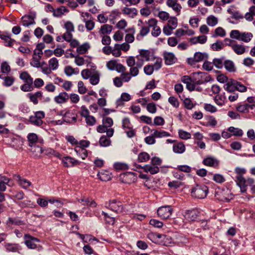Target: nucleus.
<instances>
[{
    "label": "nucleus",
    "mask_w": 255,
    "mask_h": 255,
    "mask_svg": "<svg viewBox=\"0 0 255 255\" xmlns=\"http://www.w3.org/2000/svg\"><path fill=\"white\" fill-rule=\"evenodd\" d=\"M0 38L4 41V45L6 46L11 47L13 42H15V40L10 38L9 36L3 34H0Z\"/></svg>",
    "instance_id": "f704fd0d"
},
{
    "label": "nucleus",
    "mask_w": 255,
    "mask_h": 255,
    "mask_svg": "<svg viewBox=\"0 0 255 255\" xmlns=\"http://www.w3.org/2000/svg\"><path fill=\"white\" fill-rule=\"evenodd\" d=\"M248 48V46H245L243 44H239L237 42L235 44L232 45V49L238 55L244 54L247 51Z\"/></svg>",
    "instance_id": "4468645a"
},
{
    "label": "nucleus",
    "mask_w": 255,
    "mask_h": 255,
    "mask_svg": "<svg viewBox=\"0 0 255 255\" xmlns=\"http://www.w3.org/2000/svg\"><path fill=\"white\" fill-rule=\"evenodd\" d=\"M179 137L184 140H187L191 138V134L183 129H180L178 131Z\"/></svg>",
    "instance_id": "49530a36"
},
{
    "label": "nucleus",
    "mask_w": 255,
    "mask_h": 255,
    "mask_svg": "<svg viewBox=\"0 0 255 255\" xmlns=\"http://www.w3.org/2000/svg\"><path fill=\"white\" fill-rule=\"evenodd\" d=\"M253 37V35L250 32H242L240 41L248 43L251 40Z\"/></svg>",
    "instance_id": "58836bf2"
},
{
    "label": "nucleus",
    "mask_w": 255,
    "mask_h": 255,
    "mask_svg": "<svg viewBox=\"0 0 255 255\" xmlns=\"http://www.w3.org/2000/svg\"><path fill=\"white\" fill-rule=\"evenodd\" d=\"M100 81V74L99 73H96L91 75L90 78V82L93 85L98 84Z\"/></svg>",
    "instance_id": "5fc2aeb1"
},
{
    "label": "nucleus",
    "mask_w": 255,
    "mask_h": 255,
    "mask_svg": "<svg viewBox=\"0 0 255 255\" xmlns=\"http://www.w3.org/2000/svg\"><path fill=\"white\" fill-rule=\"evenodd\" d=\"M143 169L145 172H150L151 174L157 173L159 171V168L156 166H152L146 164L143 166Z\"/></svg>",
    "instance_id": "a878e982"
},
{
    "label": "nucleus",
    "mask_w": 255,
    "mask_h": 255,
    "mask_svg": "<svg viewBox=\"0 0 255 255\" xmlns=\"http://www.w3.org/2000/svg\"><path fill=\"white\" fill-rule=\"evenodd\" d=\"M24 243L30 249H35L37 248L36 243L40 242L39 240L34 238L29 234H25L24 236Z\"/></svg>",
    "instance_id": "9d476101"
},
{
    "label": "nucleus",
    "mask_w": 255,
    "mask_h": 255,
    "mask_svg": "<svg viewBox=\"0 0 255 255\" xmlns=\"http://www.w3.org/2000/svg\"><path fill=\"white\" fill-rule=\"evenodd\" d=\"M242 32L238 30H233L230 33V36L232 39L240 40Z\"/></svg>",
    "instance_id": "bf43d9fd"
},
{
    "label": "nucleus",
    "mask_w": 255,
    "mask_h": 255,
    "mask_svg": "<svg viewBox=\"0 0 255 255\" xmlns=\"http://www.w3.org/2000/svg\"><path fill=\"white\" fill-rule=\"evenodd\" d=\"M110 140L106 136H102L99 140V143L102 146H107L110 144Z\"/></svg>",
    "instance_id": "338daca9"
},
{
    "label": "nucleus",
    "mask_w": 255,
    "mask_h": 255,
    "mask_svg": "<svg viewBox=\"0 0 255 255\" xmlns=\"http://www.w3.org/2000/svg\"><path fill=\"white\" fill-rule=\"evenodd\" d=\"M135 29L134 28H129L126 30V32H129L125 36V41L127 43H132L134 40V34L135 33Z\"/></svg>",
    "instance_id": "aec40b11"
},
{
    "label": "nucleus",
    "mask_w": 255,
    "mask_h": 255,
    "mask_svg": "<svg viewBox=\"0 0 255 255\" xmlns=\"http://www.w3.org/2000/svg\"><path fill=\"white\" fill-rule=\"evenodd\" d=\"M1 71L3 73H8L10 71V67L6 62H3L1 64Z\"/></svg>",
    "instance_id": "774afa93"
},
{
    "label": "nucleus",
    "mask_w": 255,
    "mask_h": 255,
    "mask_svg": "<svg viewBox=\"0 0 255 255\" xmlns=\"http://www.w3.org/2000/svg\"><path fill=\"white\" fill-rule=\"evenodd\" d=\"M198 215V212L196 210H187L185 212L184 217L185 220L188 222L193 221L196 220Z\"/></svg>",
    "instance_id": "f3484780"
},
{
    "label": "nucleus",
    "mask_w": 255,
    "mask_h": 255,
    "mask_svg": "<svg viewBox=\"0 0 255 255\" xmlns=\"http://www.w3.org/2000/svg\"><path fill=\"white\" fill-rule=\"evenodd\" d=\"M29 121L31 124L37 126H41L43 123L42 120H39V119L34 116H31L29 118Z\"/></svg>",
    "instance_id": "680f3d73"
},
{
    "label": "nucleus",
    "mask_w": 255,
    "mask_h": 255,
    "mask_svg": "<svg viewBox=\"0 0 255 255\" xmlns=\"http://www.w3.org/2000/svg\"><path fill=\"white\" fill-rule=\"evenodd\" d=\"M4 247L8 252H16L18 251V245L17 244L5 243Z\"/></svg>",
    "instance_id": "4c0bfd02"
},
{
    "label": "nucleus",
    "mask_w": 255,
    "mask_h": 255,
    "mask_svg": "<svg viewBox=\"0 0 255 255\" xmlns=\"http://www.w3.org/2000/svg\"><path fill=\"white\" fill-rule=\"evenodd\" d=\"M203 163L206 166L216 167L218 165L219 161L215 157L210 156L205 158L203 161Z\"/></svg>",
    "instance_id": "412c9836"
},
{
    "label": "nucleus",
    "mask_w": 255,
    "mask_h": 255,
    "mask_svg": "<svg viewBox=\"0 0 255 255\" xmlns=\"http://www.w3.org/2000/svg\"><path fill=\"white\" fill-rule=\"evenodd\" d=\"M141 67H138L137 65V61L136 62V66L131 67L129 69V74L132 77H135L138 75L139 73L138 69L140 68Z\"/></svg>",
    "instance_id": "13d9d810"
},
{
    "label": "nucleus",
    "mask_w": 255,
    "mask_h": 255,
    "mask_svg": "<svg viewBox=\"0 0 255 255\" xmlns=\"http://www.w3.org/2000/svg\"><path fill=\"white\" fill-rule=\"evenodd\" d=\"M69 99V95L66 92H61L54 97V100L57 104H61L66 103Z\"/></svg>",
    "instance_id": "6ab92c4d"
},
{
    "label": "nucleus",
    "mask_w": 255,
    "mask_h": 255,
    "mask_svg": "<svg viewBox=\"0 0 255 255\" xmlns=\"http://www.w3.org/2000/svg\"><path fill=\"white\" fill-rule=\"evenodd\" d=\"M150 27L149 26H141V29L140 30L139 33L137 35L136 39L137 40H140V37H143L146 36L150 31Z\"/></svg>",
    "instance_id": "c9c22d12"
},
{
    "label": "nucleus",
    "mask_w": 255,
    "mask_h": 255,
    "mask_svg": "<svg viewBox=\"0 0 255 255\" xmlns=\"http://www.w3.org/2000/svg\"><path fill=\"white\" fill-rule=\"evenodd\" d=\"M163 55L165 60V63L166 65H172L175 63L177 60L175 55L172 52H164Z\"/></svg>",
    "instance_id": "dca6fc26"
},
{
    "label": "nucleus",
    "mask_w": 255,
    "mask_h": 255,
    "mask_svg": "<svg viewBox=\"0 0 255 255\" xmlns=\"http://www.w3.org/2000/svg\"><path fill=\"white\" fill-rule=\"evenodd\" d=\"M49 67L52 70H56L59 66V61L55 58L53 57L51 58L48 61Z\"/></svg>",
    "instance_id": "ea45409f"
},
{
    "label": "nucleus",
    "mask_w": 255,
    "mask_h": 255,
    "mask_svg": "<svg viewBox=\"0 0 255 255\" xmlns=\"http://www.w3.org/2000/svg\"><path fill=\"white\" fill-rule=\"evenodd\" d=\"M62 162L63 165L66 167L74 166L80 164L78 160L68 156L63 157L62 159Z\"/></svg>",
    "instance_id": "2eb2a0df"
},
{
    "label": "nucleus",
    "mask_w": 255,
    "mask_h": 255,
    "mask_svg": "<svg viewBox=\"0 0 255 255\" xmlns=\"http://www.w3.org/2000/svg\"><path fill=\"white\" fill-rule=\"evenodd\" d=\"M196 76L201 77V79L195 80L193 82H190L186 84V88L190 91H193L195 90V86L196 85L203 84L209 81V76H206V74L202 72H197L195 74Z\"/></svg>",
    "instance_id": "20e7f679"
},
{
    "label": "nucleus",
    "mask_w": 255,
    "mask_h": 255,
    "mask_svg": "<svg viewBox=\"0 0 255 255\" xmlns=\"http://www.w3.org/2000/svg\"><path fill=\"white\" fill-rule=\"evenodd\" d=\"M224 58H214L213 60V65L217 68L222 69L224 66Z\"/></svg>",
    "instance_id": "37998d69"
},
{
    "label": "nucleus",
    "mask_w": 255,
    "mask_h": 255,
    "mask_svg": "<svg viewBox=\"0 0 255 255\" xmlns=\"http://www.w3.org/2000/svg\"><path fill=\"white\" fill-rule=\"evenodd\" d=\"M112 54L116 57H120L122 55L119 44H115L113 47H112Z\"/></svg>",
    "instance_id": "79ce46f5"
},
{
    "label": "nucleus",
    "mask_w": 255,
    "mask_h": 255,
    "mask_svg": "<svg viewBox=\"0 0 255 255\" xmlns=\"http://www.w3.org/2000/svg\"><path fill=\"white\" fill-rule=\"evenodd\" d=\"M177 19L176 17L174 16L169 17L168 21V25L175 29L177 26Z\"/></svg>",
    "instance_id": "0e129e2a"
},
{
    "label": "nucleus",
    "mask_w": 255,
    "mask_h": 255,
    "mask_svg": "<svg viewBox=\"0 0 255 255\" xmlns=\"http://www.w3.org/2000/svg\"><path fill=\"white\" fill-rule=\"evenodd\" d=\"M83 21L85 23V27L87 30L91 31L95 27V22L93 20V18L91 19L90 17L89 19H83Z\"/></svg>",
    "instance_id": "de8ad7c7"
},
{
    "label": "nucleus",
    "mask_w": 255,
    "mask_h": 255,
    "mask_svg": "<svg viewBox=\"0 0 255 255\" xmlns=\"http://www.w3.org/2000/svg\"><path fill=\"white\" fill-rule=\"evenodd\" d=\"M150 132L155 138H162L170 136L169 133L164 130L152 129L150 130Z\"/></svg>",
    "instance_id": "5701e85b"
},
{
    "label": "nucleus",
    "mask_w": 255,
    "mask_h": 255,
    "mask_svg": "<svg viewBox=\"0 0 255 255\" xmlns=\"http://www.w3.org/2000/svg\"><path fill=\"white\" fill-rule=\"evenodd\" d=\"M19 185L23 189H26L31 186V183L25 178H21L19 175H15Z\"/></svg>",
    "instance_id": "4be33fe9"
},
{
    "label": "nucleus",
    "mask_w": 255,
    "mask_h": 255,
    "mask_svg": "<svg viewBox=\"0 0 255 255\" xmlns=\"http://www.w3.org/2000/svg\"><path fill=\"white\" fill-rule=\"evenodd\" d=\"M208 55L205 52H197L195 53L193 57H190L187 59V62L190 65H194L197 62L202 61L208 59Z\"/></svg>",
    "instance_id": "6e6552de"
},
{
    "label": "nucleus",
    "mask_w": 255,
    "mask_h": 255,
    "mask_svg": "<svg viewBox=\"0 0 255 255\" xmlns=\"http://www.w3.org/2000/svg\"><path fill=\"white\" fill-rule=\"evenodd\" d=\"M138 67H142L144 61L154 60L156 58L154 52L151 50L141 49L139 51V55L136 56Z\"/></svg>",
    "instance_id": "f03ea898"
},
{
    "label": "nucleus",
    "mask_w": 255,
    "mask_h": 255,
    "mask_svg": "<svg viewBox=\"0 0 255 255\" xmlns=\"http://www.w3.org/2000/svg\"><path fill=\"white\" fill-rule=\"evenodd\" d=\"M81 117L84 118L88 116H90V112L88 108L85 106H82L80 108L79 112Z\"/></svg>",
    "instance_id": "69168bd1"
},
{
    "label": "nucleus",
    "mask_w": 255,
    "mask_h": 255,
    "mask_svg": "<svg viewBox=\"0 0 255 255\" xmlns=\"http://www.w3.org/2000/svg\"><path fill=\"white\" fill-rule=\"evenodd\" d=\"M75 151L77 154L83 159H85L87 157V151L84 148H82L80 146H76L75 148Z\"/></svg>",
    "instance_id": "2f4dec72"
},
{
    "label": "nucleus",
    "mask_w": 255,
    "mask_h": 255,
    "mask_svg": "<svg viewBox=\"0 0 255 255\" xmlns=\"http://www.w3.org/2000/svg\"><path fill=\"white\" fill-rule=\"evenodd\" d=\"M122 11L124 14L128 15L131 17H133L137 14V10L135 8L125 7L122 9Z\"/></svg>",
    "instance_id": "cd10ccee"
},
{
    "label": "nucleus",
    "mask_w": 255,
    "mask_h": 255,
    "mask_svg": "<svg viewBox=\"0 0 255 255\" xmlns=\"http://www.w3.org/2000/svg\"><path fill=\"white\" fill-rule=\"evenodd\" d=\"M27 139L28 141V145L29 146H32L36 145L38 140L37 135L34 133L28 134Z\"/></svg>",
    "instance_id": "c756f323"
},
{
    "label": "nucleus",
    "mask_w": 255,
    "mask_h": 255,
    "mask_svg": "<svg viewBox=\"0 0 255 255\" xmlns=\"http://www.w3.org/2000/svg\"><path fill=\"white\" fill-rule=\"evenodd\" d=\"M183 103L185 107L188 110L192 109L195 105V104H194L192 101L188 98H186L184 99Z\"/></svg>",
    "instance_id": "4d7b16f0"
},
{
    "label": "nucleus",
    "mask_w": 255,
    "mask_h": 255,
    "mask_svg": "<svg viewBox=\"0 0 255 255\" xmlns=\"http://www.w3.org/2000/svg\"><path fill=\"white\" fill-rule=\"evenodd\" d=\"M109 208L111 210L118 213H122L123 211V207L122 203L115 199L109 201Z\"/></svg>",
    "instance_id": "f8f14e48"
},
{
    "label": "nucleus",
    "mask_w": 255,
    "mask_h": 255,
    "mask_svg": "<svg viewBox=\"0 0 255 255\" xmlns=\"http://www.w3.org/2000/svg\"><path fill=\"white\" fill-rule=\"evenodd\" d=\"M224 66L225 69L230 72H235L236 71V66L234 63L231 60H225Z\"/></svg>",
    "instance_id": "393cba45"
},
{
    "label": "nucleus",
    "mask_w": 255,
    "mask_h": 255,
    "mask_svg": "<svg viewBox=\"0 0 255 255\" xmlns=\"http://www.w3.org/2000/svg\"><path fill=\"white\" fill-rule=\"evenodd\" d=\"M215 196L217 199L224 202H229L232 198V194L228 189H218L216 191Z\"/></svg>",
    "instance_id": "423d86ee"
},
{
    "label": "nucleus",
    "mask_w": 255,
    "mask_h": 255,
    "mask_svg": "<svg viewBox=\"0 0 255 255\" xmlns=\"http://www.w3.org/2000/svg\"><path fill=\"white\" fill-rule=\"evenodd\" d=\"M255 106V104L250 105L248 104H245L237 107L236 109L240 112L245 113L246 112H248L249 109L252 110L254 109V107Z\"/></svg>",
    "instance_id": "7c9ffc66"
},
{
    "label": "nucleus",
    "mask_w": 255,
    "mask_h": 255,
    "mask_svg": "<svg viewBox=\"0 0 255 255\" xmlns=\"http://www.w3.org/2000/svg\"><path fill=\"white\" fill-rule=\"evenodd\" d=\"M173 209L171 206L166 205L159 207L157 211L159 217L162 219H167L172 214Z\"/></svg>",
    "instance_id": "0eeeda50"
},
{
    "label": "nucleus",
    "mask_w": 255,
    "mask_h": 255,
    "mask_svg": "<svg viewBox=\"0 0 255 255\" xmlns=\"http://www.w3.org/2000/svg\"><path fill=\"white\" fill-rule=\"evenodd\" d=\"M185 146L182 142H177L173 145V151L176 153H183L185 151Z\"/></svg>",
    "instance_id": "b1692460"
},
{
    "label": "nucleus",
    "mask_w": 255,
    "mask_h": 255,
    "mask_svg": "<svg viewBox=\"0 0 255 255\" xmlns=\"http://www.w3.org/2000/svg\"><path fill=\"white\" fill-rule=\"evenodd\" d=\"M208 192V188L205 185H197L191 191V195L198 199L205 198Z\"/></svg>",
    "instance_id": "39448f33"
},
{
    "label": "nucleus",
    "mask_w": 255,
    "mask_h": 255,
    "mask_svg": "<svg viewBox=\"0 0 255 255\" xmlns=\"http://www.w3.org/2000/svg\"><path fill=\"white\" fill-rule=\"evenodd\" d=\"M43 94L41 91H37L34 93H28L27 97L30 99V101L34 105H37L38 103V99L42 97Z\"/></svg>",
    "instance_id": "a211bd4d"
},
{
    "label": "nucleus",
    "mask_w": 255,
    "mask_h": 255,
    "mask_svg": "<svg viewBox=\"0 0 255 255\" xmlns=\"http://www.w3.org/2000/svg\"><path fill=\"white\" fill-rule=\"evenodd\" d=\"M9 179L5 176H1L0 178V191H4L6 189V185H8Z\"/></svg>",
    "instance_id": "a19ab883"
},
{
    "label": "nucleus",
    "mask_w": 255,
    "mask_h": 255,
    "mask_svg": "<svg viewBox=\"0 0 255 255\" xmlns=\"http://www.w3.org/2000/svg\"><path fill=\"white\" fill-rule=\"evenodd\" d=\"M35 18V13H30L28 15H25L21 17L22 25L25 27H28L30 25L35 23L34 19Z\"/></svg>",
    "instance_id": "9b49d317"
},
{
    "label": "nucleus",
    "mask_w": 255,
    "mask_h": 255,
    "mask_svg": "<svg viewBox=\"0 0 255 255\" xmlns=\"http://www.w3.org/2000/svg\"><path fill=\"white\" fill-rule=\"evenodd\" d=\"M228 130L230 132L233 133V135L235 136H241L243 134V131L241 129L233 127H230L229 128Z\"/></svg>",
    "instance_id": "09e8293b"
},
{
    "label": "nucleus",
    "mask_w": 255,
    "mask_h": 255,
    "mask_svg": "<svg viewBox=\"0 0 255 255\" xmlns=\"http://www.w3.org/2000/svg\"><path fill=\"white\" fill-rule=\"evenodd\" d=\"M97 175L99 178L103 181H109L111 178V174L107 171H102L99 172Z\"/></svg>",
    "instance_id": "473e14b6"
},
{
    "label": "nucleus",
    "mask_w": 255,
    "mask_h": 255,
    "mask_svg": "<svg viewBox=\"0 0 255 255\" xmlns=\"http://www.w3.org/2000/svg\"><path fill=\"white\" fill-rule=\"evenodd\" d=\"M89 48V44L88 43H85L78 47L77 48V51L80 54H83L86 53Z\"/></svg>",
    "instance_id": "8fccbe9b"
},
{
    "label": "nucleus",
    "mask_w": 255,
    "mask_h": 255,
    "mask_svg": "<svg viewBox=\"0 0 255 255\" xmlns=\"http://www.w3.org/2000/svg\"><path fill=\"white\" fill-rule=\"evenodd\" d=\"M163 236L161 234L154 233H150L147 235L148 239L154 243H158L159 239H161Z\"/></svg>",
    "instance_id": "c85d7f7f"
},
{
    "label": "nucleus",
    "mask_w": 255,
    "mask_h": 255,
    "mask_svg": "<svg viewBox=\"0 0 255 255\" xmlns=\"http://www.w3.org/2000/svg\"><path fill=\"white\" fill-rule=\"evenodd\" d=\"M166 4L174 10L177 15L180 14L182 6L178 3L177 0H167Z\"/></svg>",
    "instance_id": "ddd939ff"
},
{
    "label": "nucleus",
    "mask_w": 255,
    "mask_h": 255,
    "mask_svg": "<svg viewBox=\"0 0 255 255\" xmlns=\"http://www.w3.org/2000/svg\"><path fill=\"white\" fill-rule=\"evenodd\" d=\"M30 147L29 150L33 153L34 156H39L42 152V149L39 146L35 145Z\"/></svg>",
    "instance_id": "6e6d98bb"
},
{
    "label": "nucleus",
    "mask_w": 255,
    "mask_h": 255,
    "mask_svg": "<svg viewBox=\"0 0 255 255\" xmlns=\"http://www.w3.org/2000/svg\"><path fill=\"white\" fill-rule=\"evenodd\" d=\"M226 97L225 94H217L214 98V101L216 104L220 106H222L225 104Z\"/></svg>",
    "instance_id": "72a5a7b5"
},
{
    "label": "nucleus",
    "mask_w": 255,
    "mask_h": 255,
    "mask_svg": "<svg viewBox=\"0 0 255 255\" xmlns=\"http://www.w3.org/2000/svg\"><path fill=\"white\" fill-rule=\"evenodd\" d=\"M146 110L149 113L152 114L155 113L157 111L156 105L153 102L147 104L146 105Z\"/></svg>",
    "instance_id": "e2e57ef3"
},
{
    "label": "nucleus",
    "mask_w": 255,
    "mask_h": 255,
    "mask_svg": "<svg viewBox=\"0 0 255 255\" xmlns=\"http://www.w3.org/2000/svg\"><path fill=\"white\" fill-rule=\"evenodd\" d=\"M150 159L149 155L146 152H142L138 155V160L140 162H145Z\"/></svg>",
    "instance_id": "a18cd8bd"
},
{
    "label": "nucleus",
    "mask_w": 255,
    "mask_h": 255,
    "mask_svg": "<svg viewBox=\"0 0 255 255\" xmlns=\"http://www.w3.org/2000/svg\"><path fill=\"white\" fill-rule=\"evenodd\" d=\"M19 78L23 81L25 83L33 84V83L32 78L27 72L24 71L21 72L19 75Z\"/></svg>",
    "instance_id": "bb28decb"
},
{
    "label": "nucleus",
    "mask_w": 255,
    "mask_h": 255,
    "mask_svg": "<svg viewBox=\"0 0 255 255\" xmlns=\"http://www.w3.org/2000/svg\"><path fill=\"white\" fill-rule=\"evenodd\" d=\"M113 26L109 24H104L101 27L100 33L102 34H109L111 32Z\"/></svg>",
    "instance_id": "3c124183"
},
{
    "label": "nucleus",
    "mask_w": 255,
    "mask_h": 255,
    "mask_svg": "<svg viewBox=\"0 0 255 255\" xmlns=\"http://www.w3.org/2000/svg\"><path fill=\"white\" fill-rule=\"evenodd\" d=\"M150 27L152 28L151 34L153 37H157L161 33L160 28L157 26V21L155 18H151L145 22Z\"/></svg>",
    "instance_id": "1a4fd4ad"
},
{
    "label": "nucleus",
    "mask_w": 255,
    "mask_h": 255,
    "mask_svg": "<svg viewBox=\"0 0 255 255\" xmlns=\"http://www.w3.org/2000/svg\"><path fill=\"white\" fill-rule=\"evenodd\" d=\"M206 22L210 26H214L218 23V19L213 15H210L206 19Z\"/></svg>",
    "instance_id": "864d4df0"
},
{
    "label": "nucleus",
    "mask_w": 255,
    "mask_h": 255,
    "mask_svg": "<svg viewBox=\"0 0 255 255\" xmlns=\"http://www.w3.org/2000/svg\"><path fill=\"white\" fill-rule=\"evenodd\" d=\"M236 173L238 175L236 177V182L238 186L240 187L241 191L244 193L247 191V186L248 185H252L254 183V180L253 178H248L246 179L243 176V174L246 172V169L244 168L236 167L235 169Z\"/></svg>",
    "instance_id": "f257e3e1"
},
{
    "label": "nucleus",
    "mask_w": 255,
    "mask_h": 255,
    "mask_svg": "<svg viewBox=\"0 0 255 255\" xmlns=\"http://www.w3.org/2000/svg\"><path fill=\"white\" fill-rule=\"evenodd\" d=\"M226 32L224 29L221 27H218L215 30V33L212 35L213 37L217 36L224 37L226 35Z\"/></svg>",
    "instance_id": "c03bdc74"
},
{
    "label": "nucleus",
    "mask_w": 255,
    "mask_h": 255,
    "mask_svg": "<svg viewBox=\"0 0 255 255\" xmlns=\"http://www.w3.org/2000/svg\"><path fill=\"white\" fill-rule=\"evenodd\" d=\"M224 88L228 93L236 92L237 91L241 92H244L247 91L246 86L233 79L228 81L224 85Z\"/></svg>",
    "instance_id": "7ed1b4c3"
},
{
    "label": "nucleus",
    "mask_w": 255,
    "mask_h": 255,
    "mask_svg": "<svg viewBox=\"0 0 255 255\" xmlns=\"http://www.w3.org/2000/svg\"><path fill=\"white\" fill-rule=\"evenodd\" d=\"M40 58L33 55L32 60L30 62V65L35 68L41 67V62H40Z\"/></svg>",
    "instance_id": "603ef678"
},
{
    "label": "nucleus",
    "mask_w": 255,
    "mask_h": 255,
    "mask_svg": "<svg viewBox=\"0 0 255 255\" xmlns=\"http://www.w3.org/2000/svg\"><path fill=\"white\" fill-rule=\"evenodd\" d=\"M86 123L88 126H93L96 123V120L94 117L92 116H88L85 118Z\"/></svg>",
    "instance_id": "052dcab7"
},
{
    "label": "nucleus",
    "mask_w": 255,
    "mask_h": 255,
    "mask_svg": "<svg viewBox=\"0 0 255 255\" xmlns=\"http://www.w3.org/2000/svg\"><path fill=\"white\" fill-rule=\"evenodd\" d=\"M67 12H68L67 9L64 6H61L56 9H53V15L55 17H60Z\"/></svg>",
    "instance_id": "e433bc0d"
}]
</instances>
